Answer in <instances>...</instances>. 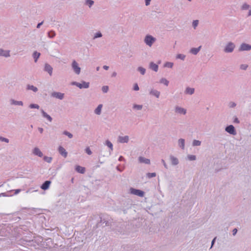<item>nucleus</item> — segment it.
Listing matches in <instances>:
<instances>
[{
	"label": "nucleus",
	"instance_id": "obj_1",
	"mask_svg": "<svg viewBox=\"0 0 251 251\" xmlns=\"http://www.w3.org/2000/svg\"><path fill=\"white\" fill-rule=\"evenodd\" d=\"M235 48V44L232 42H229L225 45L223 50L226 53H231L234 51Z\"/></svg>",
	"mask_w": 251,
	"mask_h": 251
},
{
	"label": "nucleus",
	"instance_id": "obj_2",
	"mask_svg": "<svg viewBox=\"0 0 251 251\" xmlns=\"http://www.w3.org/2000/svg\"><path fill=\"white\" fill-rule=\"evenodd\" d=\"M156 39L152 35L148 34L144 38V42L146 45L151 47L154 43L156 41Z\"/></svg>",
	"mask_w": 251,
	"mask_h": 251
},
{
	"label": "nucleus",
	"instance_id": "obj_3",
	"mask_svg": "<svg viewBox=\"0 0 251 251\" xmlns=\"http://www.w3.org/2000/svg\"><path fill=\"white\" fill-rule=\"evenodd\" d=\"M71 85H75L78 87L79 89L88 88L89 87L90 83L88 82L82 81L81 83H79L76 81H73L71 83Z\"/></svg>",
	"mask_w": 251,
	"mask_h": 251
},
{
	"label": "nucleus",
	"instance_id": "obj_4",
	"mask_svg": "<svg viewBox=\"0 0 251 251\" xmlns=\"http://www.w3.org/2000/svg\"><path fill=\"white\" fill-rule=\"evenodd\" d=\"M72 68L74 71V72L77 75H78L80 74L81 72V68L79 66L78 63L75 60H74L71 64Z\"/></svg>",
	"mask_w": 251,
	"mask_h": 251
},
{
	"label": "nucleus",
	"instance_id": "obj_5",
	"mask_svg": "<svg viewBox=\"0 0 251 251\" xmlns=\"http://www.w3.org/2000/svg\"><path fill=\"white\" fill-rule=\"evenodd\" d=\"M130 192L131 194L139 196L140 197H143L144 196V192L143 191L140 190L136 189L133 188H131L130 189Z\"/></svg>",
	"mask_w": 251,
	"mask_h": 251
},
{
	"label": "nucleus",
	"instance_id": "obj_6",
	"mask_svg": "<svg viewBox=\"0 0 251 251\" xmlns=\"http://www.w3.org/2000/svg\"><path fill=\"white\" fill-rule=\"evenodd\" d=\"M175 112L176 114L185 115L187 113V110L179 106H176L175 107Z\"/></svg>",
	"mask_w": 251,
	"mask_h": 251
},
{
	"label": "nucleus",
	"instance_id": "obj_7",
	"mask_svg": "<svg viewBox=\"0 0 251 251\" xmlns=\"http://www.w3.org/2000/svg\"><path fill=\"white\" fill-rule=\"evenodd\" d=\"M225 130L226 132L232 135H235L237 134L234 126L231 125L227 126L225 128Z\"/></svg>",
	"mask_w": 251,
	"mask_h": 251
},
{
	"label": "nucleus",
	"instance_id": "obj_8",
	"mask_svg": "<svg viewBox=\"0 0 251 251\" xmlns=\"http://www.w3.org/2000/svg\"><path fill=\"white\" fill-rule=\"evenodd\" d=\"M251 50V45L246 43H242L241 44L239 48V51H249Z\"/></svg>",
	"mask_w": 251,
	"mask_h": 251
},
{
	"label": "nucleus",
	"instance_id": "obj_9",
	"mask_svg": "<svg viewBox=\"0 0 251 251\" xmlns=\"http://www.w3.org/2000/svg\"><path fill=\"white\" fill-rule=\"evenodd\" d=\"M129 138L127 135L125 136H119L118 137V142L120 143H127L129 142Z\"/></svg>",
	"mask_w": 251,
	"mask_h": 251
},
{
	"label": "nucleus",
	"instance_id": "obj_10",
	"mask_svg": "<svg viewBox=\"0 0 251 251\" xmlns=\"http://www.w3.org/2000/svg\"><path fill=\"white\" fill-rule=\"evenodd\" d=\"M51 96L52 97L58 99L60 100H63L64 97V94L61 92H53L51 93Z\"/></svg>",
	"mask_w": 251,
	"mask_h": 251
},
{
	"label": "nucleus",
	"instance_id": "obj_11",
	"mask_svg": "<svg viewBox=\"0 0 251 251\" xmlns=\"http://www.w3.org/2000/svg\"><path fill=\"white\" fill-rule=\"evenodd\" d=\"M10 51L9 50H5L0 49V57H9L10 56Z\"/></svg>",
	"mask_w": 251,
	"mask_h": 251
},
{
	"label": "nucleus",
	"instance_id": "obj_12",
	"mask_svg": "<svg viewBox=\"0 0 251 251\" xmlns=\"http://www.w3.org/2000/svg\"><path fill=\"white\" fill-rule=\"evenodd\" d=\"M149 94L150 95L154 96L156 98H159L160 95V92L154 89H151L149 91Z\"/></svg>",
	"mask_w": 251,
	"mask_h": 251
},
{
	"label": "nucleus",
	"instance_id": "obj_13",
	"mask_svg": "<svg viewBox=\"0 0 251 251\" xmlns=\"http://www.w3.org/2000/svg\"><path fill=\"white\" fill-rule=\"evenodd\" d=\"M59 153L64 158L67 156L68 152L62 146H59L58 148Z\"/></svg>",
	"mask_w": 251,
	"mask_h": 251
},
{
	"label": "nucleus",
	"instance_id": "obj_14",
	"mask_svg": "<svg viewBox=\"0 0 251 251\" xmlns=\"http://www.w3.org/2000/svg\"><path fill=\"white\" fill-rule=\"evenodd\" d=\"M104 144L107 146V147L109 149V155H111L112 151H113V145L112 143L109 140H106Z\"/></svg>",
	"mask_w": 251,
	"mask_h": 251
},
{
	"label": "nucleus",
	"instance_id": "obj_15",
	"mask_svg": "<svg viewBox=\"0 0 251 251\" xmlns=\"http://www.w3.org/2000/svg\"><path fill=\"white\" fill-rule=\"evenodd\" d=\"M32 153L35 155H37L40 157H42L43 156V154L42 152L37 147H35L33 149Z\"/></svg>",
	"mask_w": 251,
	"mask_h": 251
},
{
	"label": "nucleus",
	"instance_id": "obj_16",
	"mask_svg": "<svg viewBox=\"0 0 251 251\" xmlns=\"http://www.w3.org/2000/svg\"><path fill=\"white\" fill-rule=\"evenodd\" d=\"M52 70L53 68L50 64L48 63L45 64L44 67V71L48 72L50 76H51L52 74Z\"/></svg>",
	"mask_w": 251,
	"mask_h": 251
},
{
	"label": "nucleus",
	"instance_id": "obj_17",
	"mask_svg": "<svg viewBox=\"0 0 251 251\" xmlns=\"http://www.w3.org/2000/svg\"><path fill=\"white\" fill-rule=\"evenodd\" d=\"M170 159L172 165L176 166L179 164V160L176 157L171 155L170 156Z\"/></svg>",
	"mask_w": 251,
	"mask_h": 251
},
{
	"label": "nucleus",
	"instance_id": "obj_18",
	"mask_svg": "<svg viewBox=\"0 0 251 251\" xmlns=\"http://www.w3.org/2000/svg\"><path fill=\"white\" fill-rule=\"evenodd\" d=\"M40 111L44 118L47 119L50 122L52 121V118L51 116L48 114L43 109H41Z\"/></svg>",
	"mask_w": 251,
	"mask_h": 251
},
{
	"label": "nucleus",
	"instance_id": "obj_19",
	"mask_svg": "<svg viewBox=\"0 0 251 251\" xmlns=\"http://www.w3.org/2000/svg\"><path fill=\"white\" fill-rule=\"evenodd\" d=\"M138 161L141 163H145L146 164H150L151 161L149 159L146 158L142 156H139L138 157Z\"/></svg>",
	"mask_w": 251,
	"mask_h": 251
},
{
	"label": "nucleus",
	"instance_id": "obj_20",
	"mask_svg": "<svg viewBox=\"0 0 251 251\" xmlns=\"http://www.w3.org/2000/svg\"><path fill=\"white\" fill-rule=\"evenodd\" d=\"M149 68L151 70L154 71V72H156L158 71V65L155 64L153 62H151L150 63Z\"/></svg>",
	"mask_w": 251,
	"mask_h": 251
},
{
	"label": "nucleus",
	"instance_id": "obj_21",
	"mask_svg": "<svg viewBox=\"0 0 251 251\" xmlns=\"http://www.w3.org/2000/svg\"><path fill=\"white\" fill-rule=\"evenodd\" d=\"M201 48V46H199L198 48H193L190 50V52L194 55H196L200 51Z\"/></svg>",
	"mask_w": 251,
	"mask_h": 251
},
{
	"label": "nucleus",
	"instance_id": "obj_22",
	"mask_svg": "<svg viewBox=\"0 0 251 251\" xmlns=\"http://www.w3.org/2000/svg\"><path fill=\"white\" fill-rule=\"evenodd\" d=\"M51 182L49 180L45 181L41 186V188L43 190H47L49 188Z\"/></svg>",
	"mask_w": 251,
	"mask_h": 251
},
{
	"label": "nucleus",
	"instance_id": "obj_23",
	"mask_svg": "<svg viewBox=\"0 0 251 251\" xmlns=\"http://www.w3.org/2000/svg\"><path fill=\"white\" fill-rule=\"evenodd\" d=\"M26 89L27 90H31L35 93L37 92L38 90V88L30 84H27L26 85Z\"/></svg>",
	"mask_w": 251,
	"mask_h": 251
},
{
	"label": "nucleus",
	"instance_id": "obj_24",
	"mask_svg": "<svg viewBox=\"0 0 251 251\" xmlns=\"http://www.w3.org/2000/svg\"><path fill=\"white\" fill-rule=\"evenodd\" d=\"M178 145L182 150H184L185 148V140L182 138L178 139Z\"/></svg>",
	"mask_w": 251,
	"mask_h": 251
},
{
	"label": "nucleus",
	"instance_id": "obj_25",
	"mask_svg": "<svg viewBox=\"0 0 251 251\" xmlns=\"http://www.w3.org/2000/svg\"><path fill=\"white\" fill-rule=\"evenodd\" d=\"M10 103L12 105L23 106L24 103L22 101H18L14 99L10 100Z\"/></svg>",
	"mask_w": 251,
	"mask_h": 251
},
{
	"label": "nucleus",
	"instance_id": "obj_26",
	"mask_svg": "<svg viewBox=\"0 0 251 251\" xmlns=\"http://www.w3.org/2000/svg\"><path fill=\"white\" fill-rule=\"evenodd\" d=\"M102 107V104H99L97 107L95 109L94 112L96 114L100 115L101 113V109Z\"/></svg>",
	"mask_w": 251,
	"mask_h": 251
},
{
	"label": "nucleus",
	"instance_id": "obj_27",
	"mask_svg": "<svg viewBox=\"0 0 251 251\" xmlns=\"http://www.w3.org/2000/svg\"><path fill=\"white\" fill-rule=\"evenodd\" d=\"M75 171L78 173L84 174L85 172V168L79 165H77L75 167Z\"/></svg>",
	"mask_w": 251,
	"mask_h": 251
},
{
	"label": "nucleus",
	"instance_id": "obj_28",
	"mask_svg": "<svg viewBox=\"0 0 251 251\" xmlns=\"http://www.w3.org/2000/svg\"><path fill=\"white\" fill-rule=\"evenodd\" d=\"M195 92V89L193 88L187 87L185 90V93L188 95H192Z\"/></svg>",
	"mask_w": 251,
	"mask_h": 251
},
{
	"label": "nucleus",
	"instance_id": "obj_29",
	"mask_svg": "<svg viewBox=\"0 0 251 251\" xmlns=\"http://www.w3.org/2000/svg\"><path fill=\"white\" fill-rule=\"evenodd\" d=\"M40 53L35 51L33 53V57L34 58L35 62H37L38 59L40 57Z\"/></svg>",
	"mask_w": 251,
	"mask_h": 251
},
{
	"label": "nucleus",
	"instance_id": "obj_30",
	"mask_svg": "<svg viewBox=\"0 0 251 251\" xmlns=\"http://www.w3.org/2000/svg\"><path fill=\"white\" fill-rule=\"evenodd\" d=\"M55 35H56V33L53 30H50L48 32V36L50 38H51V39L53 38L55 36Z\"/></svg>",
	"mask_w": 251,
	"mask_h": 251
},
{
	"label": "nucleus",
	"instance_id": "obj_31",
	"mask_svg": "<svg viewBox=\"0 0 251 251\" xmlns=\"http://www.w3.org/2000/svg\"><path fill=\"white\" fill-rule=\"evenodd\" d=\"M94 4V1L93 0H85V4L88 6L89 8H91Z\"/></svg>",
	"mask_w": 251,
	"mask_h": 251
},
{
	"label": "nucleus",
	"instance_id": "obj_32",
	"mask_svg": "<svg viewBox=\"0 0 251 251\" xmlns=\"http://www.w3.org/2000/svg\"><path fill=\"white\" fill-rule=\"evenodd\" d=\"M102 36V34L100 31H98L94 34L93 39L95 40L97 38H100Z\"/></svg>",
	"mask_w": 251,
	"mask_h": 251
},
{
	"label": "nucleus",
	"instance_id": "obj_33",
	"mask_svg": "<svg viewBox=\"0 0 251 251\" xmlns=\"http://www.w3.org/2000/svg\"><path fill=\"white\" fill-rule=\"evenodd\" d=\"M160 83L164 84L165 86H167L169 85V81L165 78H162L160 80Z\"/></svg>",
	"mask_w": 251,
	"mask_h": 251
},
{
	"label": "nucleus",
	"instance_id": "obj_34",
	"mask_svg": "<svg viewBox=\"0 0 251 251\" xmlns=\"http://www.w3.org/2000/svg\"><path fill=\"white\" fill-rule=\"evenodd\" d=\"M251 7V6L247 3H244L241 6V9L243 10H246L249 9Z\"/></svg>",
	"mask_w": 251,
	"mask_h": 251
},
{
	"label": "nucleus",
	"instance_id": "obj_35",
	"mask_svg": "<svg viewBox=\"0 0 251 251\" xmlns=\"http://www.w3.org/2000/svg\"><path fill=\"white\" fill-rule=\"evenodd\" d=\"M174 66V63L173 62H166L164 64V67L169 68H172Z\"/></svg>",
	"mask_w": 251,
	"mask_h": 251
},
{
	"label": "nucleus",
	"instance_id": "obj_36",
	"mask_svg": "<svg viewBox=\"0 0 251 251\" xmlns=\"http://www.w3.org/2000/svg\"><path fill=\"white\" fill-rule=\"evenodd\" d=\"M201 141H200L199 140H194L192 142V146L194 147L200 146L201 145Z\"/></svg>",
	"mask_w": 251,
	"mask_h": 251
},
{
	"label": "nucleus",
	"instance_id": "obj_37",
	"mask_svg": "<svg viewBox=\"0 0 251 251\" xmlns=\"http://www.w3.org/2000/svg\"><path fill=\"white\" fill-rule=\"evenodd\" d=\"M138 71H139L141 75H144L146 73V69L142 67H139L137 68Z\"/></svg>",
	"mask_w": 251,
	"mask_h": 251
},
{
	"label": "nucleus",
	"instance_id": "obj_38",
	"mask_svg": "<svg viewBox=\"0 0 251 251\" xmlns=\"http://www.w3.org/2000/svg\"><path fill=\"white\" fill-rule=\"evenodd\" d=\"M43 160L48 163H51L52 160V158L51 157L45 156L43 157Z\"/></svg>",
	"mask_w": 251,
	"mask_h": 251
},
{
	"label": "nucleus",
	"instance_id": "obj_39",
	"mask_svg": "<svg viewBox=\"0 0 251 251\" xmlns=\"http://www.w3.org/2000/svg\"><path fill=\"white\" fill-rule=\"evenodd\" d=\"M185 57H186L185 55H184L183 54H178L176 56V59H179L182 60H184L185 59Z\"/></svg>",
	"mask_w": 251,
	"mask_h": 251
},
{
	"label": "nucleus",
	"instance_id": "obj_40",
	"mask_svg": "<svg viewBox=\"0 0 251 251\" xmlns=\"http://www.w3.org/2000/svg\"><path fill=\"white\" fill-rule=\"evenodd\" d=\"M146 176L149 178H151L155 177L156 174L155 173H148L146 174Z\"/></svg>",
	"mask_w": 251,
	"mask_h": 251
},
{
	"label": "nucleus",
	"instance_id": "obj_41",
	"mask_svg": "<svg viewBox=\"0 0 251 251\" xmlns=\"http://www.w3.org/2000/svg\"><path fill=\"white\" fill-rule=\"evenodd\" d=\"M63 134L64 135L67 136L70 139H71L73 137V135L71 133H70L67 131H64L63 132Z\"/></svg>",
	"mask_w": 251,
	"mask_h": 251
},
{
	"label": "nucleus",
	"instance_id": "obj_42",
	"mask_svg": "<svg viewBox=\"0 0 251 251\" xmlns=\"http://www.w3.org/2000/svg\"><path fill=\"white\" fill-rule=\"evenodd\" d=\"M199 21L198 20H194L192 22V26L194 29H196L198 25Z\"/></svg>",
	"mask_w": 251,
	"mask_h": 251
},
{
	"label": "nucleus",
	"instance_id": "obj_43",
	"mask_svg": "<svg viewBox=\"0 0 251 251\" xmlns=\"http://www.w3.org/2000/svg\"><path fill=\"white\" fill-rule=\"evenodd\" d=\"M142 107H143V105H139V104H134L133 106V108L135 109H136V110H140L142 109Z\"/></svg>",
	"mask_w": 251,
	"mask_h": 251
},
{
	"label": "nucleus",
	"instance_id": "obj_44",
	"mask_svg": "<svg viewBox=\"0 0 251 251\" xmlns=\"http://www.w3.org/2000/svg\"><path fill=\"white\" fill-rule=\"evenodd\" d=\"M29 107L30 108H36V109H39L40 106L38 104H33V103H32V104H30L29 105Z\"/></svg>",
	"mask_w": 251,
	"mask_h": 251
},
{
	"label": "nucleus",
	"instance_id": "obj_45",
	"mask_svg": "<svg viewBox=\"0 0 251 251\" xmlns=\"http://www.w3.org/2000/svg\"><path fill=\"white\" fill-rule=\"evenodd\" d=\"M236 106V103L233 101H230L228 103V106L229 108H234Z\"/></svg>",
	"mask_w": 251,
	"mask_h": 251
},
{
	"label": "nucleus",
	"instance_id": "obj_46",
	"mask_svg": "<svg viewBox=\"0 0 251 251\" xmlns=\"http://www.w3.org/2000/svg\"><path fill=\"white\" fill-rule=\"evenodd\" d=\"M187 158L190 161H193L196 159V156L195 155H188Z\"/></svg>",
	"mask_w": 251,
	"mask_h": 251
},
{
	"label": "nucleus",
	"instance_id": "obj_47",
	"mask_svg": "<svg viewBox=\"0 0 251 251\" xmlns=\"http://www.w3.org/2000/svg\"><path fill=\"white\" fill-rule=\"evenodd\" d=\"M109 89V87L108 86H103L102 87L101 90L102 92L104 93H106L108 92Z\"/></svg>",
	"mask_w": 251,
	"mask_h": 251
},
{
	"label": "nucleus",
	"instance_id": "obj_48",
	"mask_svg": "<svg viewBox=\"0 0 251 251\" xmlns=\"http://www.w3.org/2000/svg\"><path fill=\"white\" fill-rule=\"evenodd\" d=\"M248 67V65L247 64H241L240 66V69L241 70H246L247 69Z\"/></svg>",
	"mask_w": 251,
	"mask_h": 251
},
{
	"label": "nucleus",
	"instance_id": "obj_49",
	"mask_svg": "<svg viewBox=\"0 0 251 251\" xmlns=\"http://www.w3.org/2000/svg\"><path fill=\"white\" fill-rule=\"evenodd\" d=\"M0 141H1V142H4L7 143H9V141L8 139L3 137H0Z\"/></svg>",
	"mask_w": 251,
	"mask_h": 251
},
{
	"label": "nucleus",
	"instance_id": "obj_50",
	"mask_svg": "<svg viewBox=\"0 0 251 251\" xmlns=\"http://www.w3.org/2000/svg\"><path fill=\"white\" fill-rule=\"evenodd\" d=\"M85 151L89 155H91L92 153V152L91 151L90 149L89 148V147H87L86 148Z\"/></svg>",
	"mask_w": 251,
	"mask_h": 251
},
{
	"label": "nucleus",
	"instance_id": "obj_51",
	"mask_svg": "<svg viewBox=\"0 0 251 251\" xmlns=\"http://www.w3.org/2000/svg\"><path fill=\"white\" fill-rule=\"evenodd\" d=\"M133 90L134 91H138L139 90V87L137 83L134 84L133 86Z\"/></svg>",
	"mask_w": 251,
	"mask_h": 251
},
{
	"label": "nucleus",
	"instance_id": "obj_52",
	"mask_svg": "<svg viewBox=\"0 0 251 251\" xmlns=\"http://www.w3.org/2000/svg\"><path fill=\"white\" fill-rule=\"evenodd\" d=\"M233 122L234 123L239 124L240 123V121H239V119H238V118L235 116L234 118Z\"/></svg>",
	"mask_w": 251,
	"mask_h": 251
},
{
	"label": "nucleus",
	"instance_id": "obj_53",
	"mask_svg": "<svg viewBox=\"0 0 251 251\" xmlns=\"http://www.w3.org/2000/svg\"><path fill=\"white\" fill-rule=\"evenodd\" d=\"M161 162L162 163L163 166H164V167L166 168V169H168V166L166 164L165 160L164 159H161Z\"/></svg>",
	"mask_w": 251,
	"mask_h": 251
},
{
	"label": "nucleus",
	"instance_id": "obj_54",
	"mask_svg": "<svg viewBox=\"0 0 251 251\" xmlns=\"http://www.w3.org/2000/svg\"><path fill=\"white\" fill-rule=\"evenodd\" d=\"M216 237H215L212 241L211 242V247H210V249H211L212 248V247L213 246L215 242V241H216Z\"/></svg>",
	"mask_w": 251,
	"mask_h": 251
},
{
	"label": "nucleus",
	"instance_id": "obj_55",
	"mask_svg": "<svg viewBox=\"0 0 251 251\" xmlns=\"http://www.w3.org/2000/svg\"><path fill=\"white\" fill-rule=\"evenodd\" d=\"M15 191V193L14 194L15 195H17L18 194V193H19L20 192H21L22 190L20 189H16L14 190Z\"/></svg>",
	"mask_w": 251,
	"mask_h": 251
},
{
	"label": "nucleus",
	"instance_id": "obj_56",
	"mask_svg": "<svg viewBox=\"0 0 251 251\" xmlns=\"http://www.w3.org/2000/svg\"><path fill=\"white\" fill-rule=\"evenodd\" d=\"M118 160L120 161H125V159L124 158V157L122 156H120L119 157V159H118Z\"/></svg>",
	"mask_w": 251,
	"mask_h": 251
},
{
	"label": "nucleus",
	"instance_id": "obj_57",
	"mask_svg": "<svg viewBox=\"0 0 251 251\" xmlns=\"http://www.w3.org/2000/svg\"><path fill=\"white\" fill-rule=\"evenodd\" d=\"M151 0H145V4L146 6H148L150 4Z\"/></svg>",
	"mask_w": 251,
	"mask_h": 251
},
{
	"label": "nucleus",
	"instance_id": "obj_58",
	"mask_svg": "<svg viewBox=\"0 0 251 251\" xmlns=\"http://www.w3.org/2000/svg\"><path fill=\"white\" fill-rule=\"evenodd\" d=\"M43 23H44V22L42 21L41 23H38L37 25V28H39L40 27L41 25H43Z\"/></svg>",
	"mask_w": 251,
	"mask_h": 251
},
{
	"label": "nucleus",
	"instance_id": "obj_59",
	"mask_svg": "<svg viewBox=\"0 0 251 251\" xmlns=\"http://www.w3.org/2000/svg\"><path fill=\"white\" fill-rule=\"evenodd\" d=\"M237 229L236 228H234L233 231H232V232H233V235H235L236 233H237Z\"/></svg>",
	"mask_w": 251,
	"mask_h": 251
},
{
	"label": "nucleus",
	"instance_id": "obj_60",
	"mask_svg": "<svg viewBox=\"0 0 251 251\" xmlns=\"http://www.w3.org/2000/svg\"><path fill=\"white\" fill-rule=\"evenodd\" d=\"M38 129L41 133H42L44 131L43 128L42 127H38Z\"/></svg>",
	"mask_w": 251,
	"mask_h": 251
},
{
	"label": "nucleus",
	"instance_id": "obj_61",
	"mask_svg": "<svg viewBox=\"0 0 251 251\" xmlns=\"http://www.w3.org/2000/svg\"><path fill=\"white\" fill-rule=\"evenodd\" d=\"M117 75V73L116 72H113V73L111 75L112 77H115Z\"/></svg>",
	"mask_w": 251,
	"mask_h": 251
},
{
	"label": "nucleus",
	"instance_id": "obj_62",
	"mask_svg": "<svg viewBox=\"0 0 251 251\" xmlns=\"http://www.w3.org/2000/svg\"><path fill=\"white\" fill-rule=\"evenodd\" d=\"M103 68L104 70H108V69H109V66H106V65H104V66H103Z\"/></svg>",
	"mask_w": 251,
	"mask_h": 251
},
{
	"label": "nucleus",
	"instance_id": "obj_63",
	"mask_svg": "<svg viewBox=\"0 0 251 251\" xmlns=\"http://www.w3.org/2000/svg\"><path fill=\"white\" fill-rule=\"evenodd\" d=\"M117 170L121 172L123 171V169H121L118 166L117 167Z\"/></svg>",
	"mask_w": 251,
	"mask_h": 251
},
{
	"label": "nucleus",
	"instance_id": "obj_64",
	"mask_svg": "<svg viewBox=\"0 0 251 251\" xmlns=\"http://www.w3.org/2000/svg\"><path fill=\"white\" fill-rule=\"evenodd\" d=\"M248 16H251V9L249 10Z\"/></svg>",
	"mask_w": 251,
	"mask_h": 251
}]
</instances>
